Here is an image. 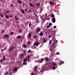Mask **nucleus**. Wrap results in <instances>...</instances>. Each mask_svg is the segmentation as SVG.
Returning <instances> with one entry per match:
<instances>
[{
  "label": "nucleus",
  "mask_w": 75,
  "mask_h": 75,
  "mask_svg": "<svg viewBox=\"0 0 75 75\" xmlns=\"http://www.w3.org/2000/svg\"><path fill=\"white\" fill-rule=\"evenodd\" d=\"M43 61H44V58H42L39 60H38L37 61H36V62H38V63L40 64V63H42Z\"/></svg>",
  "instance_id": "obj_1"
},
{
  "label": "nucleus",
  "mask_w": 75,
  "mask_h": 75,
  "mask_svg": "<svg viewBox=\"0 0 75 75\" xmlns=\"http://www.w3.org/2000/svg\"><path fill=\"white\" fill-rule=\"evenodd\" d=\"M42 69L43 71H45L48 69V68L47 66H42Z\"/></svg>",
  "instance_id": "obj_2"
},
{
  "label": "nucleus",
  "mask_w": 75,
  "mask_h": 75,
  "mask_svg": "<svg viewBox=\"0 0 75 75\" xmlns=\"http://www.w3.org/2000/svg\"><path fill=\"white\" fill-rule=\"evenodd\" d=\"M37 67L36 66H35L33 69L34 70V72L36 73V75H38V73H37V71H37Z\"/></svg>",
  "instance_id": "obj_3"
},
{
  "label": "nucleus",
  "mask_w": 75,
  "mask_h": 75,
  "mask_svg": "<svg viewBox=\"0 0 75 75\" xmlns=\"http://www.w3.org/2000/svg\"><path fill=\"white\" fill-rule=\"evenodd\" d=\"M14 49V47L13 46H11V47L9 48V49L8 50L9 52H10L11 51H12V50H13Z\"/></svg>",
  "instance_id": "obj_4"
},
{
  "label": "nucleus",
  "mask_w": 75,
  "mask_h": 75,
  "mask_svg": "<svg viewBox=\"0 0 75 75\" xmlns=\"http://www.w3.org/2000/svg\"><path fill=\"white\" fill-rule=\"evenodd\" d=\"M40 31H41L40 28L38 27L36 29V31L37 33H39Z\"/></svg>",
  "instance_id": "obj_5"
},
{
  "label": "nucleus",
  "mask_w": 75,
  "mask_h": 75,
  "mask_svg": "<svg viewBox=\"0 0 75 75\" xmlns=\"http://www.w3.org/2000/svg\"><path fill=\"white\" fill-rule=\"evenodd\" d=\"M18 69L17 68V67H15V68L13 69V72H16L17 71V69Z\"/></svg>",
  "instance_id": "obj_6"
},
{
  "label": "nucleus",
  "mask_w": 75,
  "mask_h": 75,
  "mask_svg": "<svg viewBox=\"0 0 75 75\" xmlns=\"http://www.w3.org/2000/svg\"><path fill=\"white\" fill-rule=\"evenodd\" d=\"M57 41H58V40H57L54 43H53V47L54 48H55V47H57V46L56 45H55V43H57Z\"/></svg>",
  "instance_id": "obj_7"
},
{
  "label": "nucleus",
  "mask_w": 75,
  "mask_h": 75,
  "mask_svg": "<svg viewBox=\"0 0 75 75\" xmlns=\"http://www.w3.org/2000/svg\"><path fill=\"white\" fill-rule=\"evenodd\" d=\"M34 45L37 46L38 45H39V42H36L35 43H34Z\"/></svg>",
  "instance_id": "obj_8"
},
{
  "label": "nucleus",
  "mask_w": 75,
  "mask_h": 75,
  "mask_svg": "<svg viewBox=\"0 0 75 75\" xmlns=\"http://www.w3.org/2000/svg\"><path fill=\"white\" fill-rule=\"evenodd\" d=\"M4 38H8L9 36L8 35H4Z\"/></svg>",
  "instance_id": "obj_9"
},
{
  "label": "nucleus",
  "mask_w": 75,
  "mask_h": 75,
  "mask_svg": "<svg viewBox=\"0 0 75 75\" xmlns=\"http://www.w3.org/2000/svg\"><path fill=\"white\" fill-rule=\"evenodd\" d=\"M50 5H51V4H52V5H53V6H54V5H55V3H54L53 2V1H50Z\"/></svg>",
  "instance_id": "obj_10"
},
{
  "label": "nucleus",
  "mask_w": 75,
  "mask_h": 75,
  "mask_svg": "<svg viewBox=\"0 0 75 75\" xmlns=\"http://www.w3.org/2000/svg\"><path fill=\"white\" fill-rule=\"evenodd\" d=\"M52 22L53 23H55V18H54V17H53V18L52 19Z\"/></svg>",
  "instance_id": "obj_11"
},
{
  "label": "nucleus",
  "mask_w": 75,
  "mask_h": 75,
  "mask_svg": "<svg viewBox=\"0 0 75 75\" xmlns=\"http://www.w3.org/2000/svg\"><path fill=\"white\" fill-rule=\"evenodd\" d=\"M39 35L40 36H43V35H44V33L41 31L40 33L39 34Z\"/></svg>",
  "instance_id": "obj_12"
},
{
  "label": "nucleus",
  "mask_w": 75,
  "mask_h": 75,
  "mask_svg": "<svg viewBox=\"0 0 75 75\" xmlns=\"http://www.w3.org/2000/svg\"><path fill=\"white\" fill-rule=\"evenodd\" d=\"M21 11L22 13V14H24V10L23 9L21 8Z\"/></svg>",
  "instance_id": "obj_13"
},
{
  "label": "nucleus",
  "mask_w": 75,
  "mask_h": 75,
  "mask_svg": "<svg viewBox=\"0 0 75 75\" xmlns=\"http://www.w3.org/2000/svg\"><path fill=\"white\" fill-rule=\"evenodd\" d=\"M24 56V54H21L20 56V57H19V58H23Z\"/></svg>",
  "instance_id": "obj_14"
},
{
  "label": "nucleus",
  "mask_w": 75,
  "mask_h": 75,
  "mask_svg": "<svg viewBox=\"0 0 75 75\" xmlns=\"http://www.w3.org/2000/svg\"><path fill=\"white\" fill-rule=\"evenodd\" d=\"M60 63H59V65H61L62 64H64V62L63 61H61L60 62Z\"/></svg>",
  "instance_id": "obj_15"
},
{
  "label": "nucleus",
  "mask_w": 75,
  "mask_h": 75,
  "mask_svg": "<svg viewBox=\"0 0 75 75\" xmlns=\"http://www.w3.org/2000/svg\"><path fill=\"white\" fill-rule=\"evenodd\" d=\"M28 36L29 37V38H31V33H28Z\"/></svg>",
  "instance_id": "obj_16"
},
{
  "label": "nucleus",
  "mask_w": 75,
  "mask_h": 75,
  "mask_svg": "<svg viewBox=\"0 0 75 75\" xmlns=\"http://www.w3.org/2000/svg\"><path fill=\"white\" fill-rule=\"evenodd\" d=\"M16 38L17 39L18 38H21V36L20 35H18L17 37H16Z\"/></svg>",
  "instance_id": "obj_17"
},
{
  "label": "nucleus",
  "mask_w": 75,
  "mask_h": 75,
  "mask_svg": "<svg viewBox=\"0 0 75 75\" xmlns=\"http://www.w3.org/2000/svg\"><path fill=\"white\" fill-rule=\"evenodd\" d=\"M27 58H26V57H25V59L23 60V61L24 62H26L27 61Z\"/></svg>",
  "instance_id": "obj_18"
},
{
  "label": "nucleus",
  "mask_w": 75,
  "mask_h": 75,
  "mask_svg": "<svg viewBox=\"0 0 75 75\" xmlns=\"http://www.w3.org/2000/svg\"><path fill=\"white\" fill-rule=\"evenodd\" d=\"M2 59L3 61H5L6 60V57L5 56H3Z\"/></svg>",
  "instance_id": "obj_19"
},
{
  "label": "nucleus",
  "mask_w": 75,
  "mask_h": 75,
  "mask_svg": "<svg viewBox=\"0 0 75 75\" xmlns=\"http://www.w3.org/2000/svg\"><path fill=\"white\" fill-rule=\"evenodd\" d=\"M9 71H11V69H12V68H11V66H9Z\"/></svg>",
  "instance_id": "obj_20"
},
{
  "label": "nucleus",
  "mask_w": 75,
  "mask_h": 75,
  "mask_svg": "<svg viewBox=\"0 0 75 75\" xmlns=\"http://www.w3.org/2000/svg\"><path fill=\"white\" fill-rule=\"evenodd\" d=\"M45 60L47 61H50V59H48V58L47 57H46V59H45Z\"/></svg>",
  "instance_id": "obj_21"
},
{
  "label": "nucleus",
  "mask_w": 75,
  "mask_h": 75,
  "mask_svg": "<svg viewBox=\"0 0 75 75\" xmlns=\"http://www.w3.org/2000/svg\"><path fill=\"white\" fill-rule=\"evenodd\" d=\"M40 6V4L39 3H37L36 5V6L38 7L39 6Z\"/></svg>",
  "instance_id": "obj_22"
},
{
  "label": "nucleus",
  "mask_w": 75,
  "mask_h": 75,
  "mask_svg": "<svg viewBox=\"0 0 75 75\" xmlns=\"http://www.w3.org/2000/svg\"><path fill=\"white\" fill-rule=\"evenodd\" d=\"M52 65H54V66H56L57 65V63L55 62L53 63H52Z\"/></svg>",
  "instance_id": "obj_23"
},
{
  "label": "nucleus",
  "mask_w": 75,
  "mask_h": 75,
  "mask_svg": "<svg viewBox=\"0 0 75 75\" xmlns=\"http://www.w3.org/2000/svg\"><path fill=\"white\" fill-rule=\"evenodd\" d=\"M18 32L19 33H21V32H22V30H21V29H20L18 30Z\"/></svg>",
  "instance_id": "obj_24"
},
{
  "label": "nucleus",
  "mask_w": 75,
  "mask_h": 75,
  "mask_svg": "<svg viewBox=\"0 0 75 75\" xmlns=\"http://www.w3.org/2000/svg\"><path fill=\"white\" fill-rule=\"evenodd\" d=\"M10 34L11 35H13L14 34V32L11 31Z\"/></svg>",
  "instance_id": "obj_25"
},
{
  "label": "nucleus",
  "mask_w": 75,
  "mask_h": 75,
  "mask_svg": "<svg viewBox=\"0 0 75 75\" xmlns=\"http://www.w3.org/2000/svg\"><path fill=\"white\" fill-rule=\"evenodd\" d=\"M30 6H31V7H34V5H33V4H32L30 3Z\"/></svg>",
  "instance_id": "obj_26"
},
{
  "label": "nucleus",
  "mask_w": 75,
  "mask_h": 75,
  "mask_svg": "<svg viewBox=\"0 0 75 75\" xmlns=\"http://www.w3.org/2000/svg\"><path fill=\"white\" fill-rule=\"evenodd\" d=\"M34 14L35 17H37V18H38V16H37V14H36L35 13H34Z\"/></svg>",
  "instance_id": "obj_27"
},
{
  "label": "nucleus",
  "mask_w": 75,
  "mask_h": 75,
  "mask_svg": "<svg viewBox=\"0 0 75 75\" xmlns=\"http://www.w3.org/2000/svg\"><path fill=\"white\" fill-rule=\"evenodd\" d=\"M43 42L44 43H45V42H47V41L45 40V38H43Z\"/></svg>",
  "instance_id": "obj_28"
},
{
  "label": "nucleus",
  "mask_w": 75,
  "mask_h": 75,
  "mask_svg": "<svg viewBox=\"0 0 75 75\" xmlns=\"http://www.w3.org/2000/svg\"><path fill=\"white\" fill-rule=\"evenodd\" d=\"M52 43V40H50L49 42V45H51V44Z\"/></svg>",
  "instance_id": "obj_29"
},
{
  "label": "nucleus",
  "mask_w": 75,
  "mask_h": 75,
  "mask_svg": "<svg viewBox=\"0 0 75 75\" xmlns=\"http://www.w3.org/2000/svg\"><path fill=\"white\" fill-rule=\"evenodd\" d=\"M8 74V71H7L5 73V74L4 75H7Z\"/></svg>",
  "instance_id": "obj_30"
},
{
  "label": "nucleus",
  "mask_w": 75,
  "mask_h": 75,
  "mask_svg": "<svg viewBox=\"0 0 75 75\" xmlns=\"http://www.w3.org/2000/svg\"><path fill=\"white\" fill-rule=\"evenodd\" d=\"M23 45L24 48H26V47H27V45H25L24 44Z\"/></svg>",
  "instance_id": "obj_31"
},
{
  "label": "nucleus",
  "mask_w": 75,
  "mask_h": 75,
  "mask_svg": "<svg viewBox=\"0 0 75 75\" xmlns=\"http://www.w3.org/2000/svg\"><path fill=\"white\" fill-rule=\"evenodd\" d=\"M27 58H28V59H30V56L28 54V56Z\"/></svg>",
  "instance_id": "obj_32"
},
{
  "label": "nucleus",
  "mask_w": 75,
  "mask_h": 75,
  "mask_svg": "<svg viewBox=\"0 0 75 75\" xmlns=\"http://www.w3.org/2000/svg\"><path fill=\"white\" fill-rule=\"evenodd\" d=\"M28 52H30V53H31L32 52L30 50H29L28 51Z\"/></svg>",
  "instance_id": "obj_33"
},
{
  "label": "nucleus",
  "mask_w": 75,
  "mask_h": 75,
  "mask_svg": "<svg viewBox=\"0 0 75 75\" xmlns=\"http://www.w3.org/2000/svg\"><path fill=\"white\" fill-rule=\"evenodd\" d=\"M4 30H3L1 32V33L3 34V33H4Z\"/></svg>",
  "instance_id": "obj_34"
},
{
  "label": "nucleus",
  "mask_w": 75,
  "mask_h": 75,
  "mask_svg": "<svg viewBox=\"0 0 75 75\" xmlns=\"http://www.w3.org/2000/svg\"><path fill=\"white\" fill-rule=\"evenodd\" d=\"M18 2L20 4H21L22 3L21 2V1H20V0H18Z\"/></svg>",
  "instance_id": "obj_35"
},
{
  "label": "nucleus",
  "mask_w": 75,
  "mask_h": 75,
  "mask_svg": "<svg viewBox=\"0 0 75 75\" xmlns=\"http://www.w3.org/2000/svg\"><path fill=\"white\" fill-rule=\"evenodd\" d=\"M0 16L2 18L4 17V16H3V15H1V13H0Z\"/></svg>",
  "instance_id": "obj_36"
},
{
  "label": "nucleus",
  "mask_w": 75,
  "mask_h": 75,
  "mask_svg": "<svg viewBox=\"0 0 75 75\" xmlns=\"http://www.w3.org/2000/svg\"><path fill=\"white\" fill-rule=\"evenodd\" d=\"M5 17H6V18H9V17H8V15H6V16Z\"/></svg>",
  "instance_id": "obj_37"
},
{
  "label": "nucleus",
  "mask_w": 75,
  "mask_h": 75,
  "mask_svg": "<svg viewBox=\"0 0 75 75\" xmlns=\"http://www.w3.org/2000/svg\"><path fill=\"white\" fill-rule=\"evenodd\" d=\"M37 36L35 35H34V36L33 37V38H37Z\"/></svg>",
  "instance_id": "obj_38"
},
{
  "label": "nucleus",
  "mask_w": 75,
  "mask_h": 75,
  "mask_svg": "<svg viewBox=\"0 0 75 75\" xmlns=\"http://www.w3.org/2000/svg\"><path fill=\"white\" fill-rule=\"evenodd\" d=\"M29 27H30V26H31V23H30L29 24Z\"/></svg>",
  "instance_id": "obj_39"
},
{
  "label": "nucleus",
  "mask_w": 75,
  "mask_h": 75,
  "mask_svg": "<svg viewBox=\"0 0 75 75\" xmlns=\"http://www.w3.org/2000/svg\"><path fill=\"white\" fill-rule=\"evenodd\" d=\"M52 25V23H50L49 24V26L51 27V25Z\"/></svg>",
  "instance_id": "obj_40"
},
{
  "label": "nucleus",
  "mask_w": 75,
  "mask_h": 75,
  "mask_svg": "<svg viewBox=\"0 0 75 75\" xmlns=\"http://www.w3.org/2000/svg\"><path fill=\"white\" fill-rule=\"evenodd\" d=\"M15 18L16 20H17V21H18V18H16V16L15 17Z\"/></svg>",
  "instance_id": "obj_41"
},
{
  "label": "nucleus",
  "mask_w": 75,
  "mask_h": 75,
  "mask_svg": "<svg viewBox=\"0 0 75 75\" xmlns=\"http://www.w3.org/2000/svg\"><path fill=\"white\" fill-rule=\"evenodd\" d=\"M51 16L52 17H54V15L53 14H52L51 15Z\"/></svg>",
  "instance_id": "obj_42"
},
{
  "label": "nucleus",
  "mask_w": 75,
  "mask_h": 75,
  "mask_svg": "<svg viewBox=\"0 0 75 75\" xmlns=\"http://www.w3.org/2000/svg\"><path fill=\"white\" fill-rule=\"evenodd\" d=\"M31 44V42L30 41H28V44L29 45V44Z\"/></svg>",
  "instance_id": "obj_43"
},
{
  "label": "nucleus",
  "mask_w": 75,
  "mask_h": 75,
  "mask_svg": "<svg viewBox=\"0 0 75 75\" xmlns=\"http://www.w3.org/2000/svg\"><path fill=\"white\" fill-rule=\"evenodd\" d=\"M50 51L51 52H52V48H50Z\"/></svg>",
  "instance_id": "obj_44"
},
{
  "label": "nucleus",
  "mask_w": 75,
  "mask_h": 75,
  "mask_svg": "<svg viewBox=\"0 0 75 75\" xmlns=\"http://www.w3.org/2000/svg\"><path fill=\"white\" fill-rule=\"evenodd\" d=\"M41 9V10H40V14L41 13V12H42V8Z\"/></svg>",
  "instance_id": "obj_45"
},
{
  "label": "nucleus",
  "mask_w": 75,
  "mask_h": 75,
  "mask_svg": "<svg viewBox=\"0 0 75 75\" xmlns=\"http://www.w3.org/2000/svg\"><path fill=\"white\" fill-rule=\"evenodd\" d=\"M27 64L26 63H23V65H27Z\"/></svg>",
  "instance_id": "obj_46"
},
{
  "label": "nucleus",
  "mask_w": 75,
  "mask_h": 75,
  "mask_svg": "<svg viewBox=\"0 0 75 75\" xmlns=\"http://www.w3.org/2000/svg\"><path fill=\"white\" fill-rule=\"evenodd\" d=\"M59 54V53L57 52V53H56V54H55V55H58V54Z\"/></svg>",
  "instance_id": "obj_47"
},
{
  "label": "nucleus",
  "mask_w": 75,
  "mask_h": 75,
  "mask_svg": "<svg viewBox=\"0 0 75 75\" xmlns=\"http://www.w3.org/2000/svg\"><path fill=\"white\" fill-rule=\"evenodd\" d=\"M10 6H11V7H13V5H12L11 4L10 5Z\"/></svg>",
  "instance_id": "obj_48"
},
{
  "label": "nucleus",
  "mask_w": 75,
  "mask_h": 75,
  "mask_svg": "<svg viewBox=\"0 0 75 75\" xmlns=\"http://www.w3.org/2000/svg\"><path fill=\"white\" fill-rule=\"evenodd\" d=\"M34 55L33 54H30V57H33V56Z\"/></svg>",
  "instance_id": "obj_49"
},
{
  "label": "nucleus",
  "mask_w": 75,
  "mask_h": 75,
  "mask_svg": "<svg viewBox=\"0 0 75 75\" xmlns=\"http://www.w3.org/2000/svg\"><path fill=\"white\" fill-rule=\"evenodd\" d=\"M54 28H57V26H54V27H53Z\"/></svg>",
  "instance_id": "obj_50"
},
{
  "label": "nucleus",
  "mask_w": 75,
  "mask_h": 75,
  "mask_svg": "<svg viewBox=\"0 0 75 75\" xmlns=\"http://www.w3.org/2000/svg\"><path fill=\"white\" fill-rule=\"evenodd\" d=\"M36 20L37 23H38V19H36Z\"/></svg>",
  "instance_id": "obj_51"
},
{
  "label": "nucleus",
  "mask_w": 75,
  "mask_h": 75,
  "mask_svg": "<svg viewBox=\"0 0 75 75\" xmlns=\"http://www.w3.org/2000/svg\"><path fill=\"white\" fill-rule=\"evenodd\" d=\"M31 75H35V74H34L33 73H32L31 74Z\"/></svg>",
  "instance_id": "obj_52"
},
{
  "label": "nucleus",
  "mask_w": 75,
  "mask_h": 75,
  "mask_svg": "<svg viewBox=\"0 0 75 75\" xmlns=\"http://www.w3.org/2000/svg\"><path fill=\"white\" fill-rule=\"evenodd\" d=\"M51 35H49V38H51Z\"/></svg>",
  "instance_id": "obj_53"
},
{
  "label": "nucleus",
  "mask_w": 75,
  "mask_h": 75,
  "mask_svg": "<svg viewBox=\"0 0 75 75\" xmlns=\"http://www.w3.org/2000/svg\"><path fill=\"white\" fill-rule=\"evenodd\" d=\"M47 28H50V26L48 25V26H47Z\"/></svg>",
  "instance_id": "obj_54"
},
{
  "label": "nucleus",
  "mask_w": 75,
  "mask_h": 75,
  "mask_svg": "<svg viewBox=\"0 0 75 75\" xmlns=\"http://www.w3.org/2000/svg\"><path fill=\"white\" fill-rule=\"evenodd\" d=\"M0 62H3V60L2 59H1Z\"/></svg>",
  "instance_id": "obj_55"
},
{
  "label": "nucleus",
  "mask_w": 75,
  "mask_h": 75,
  "mask_svg": "<svg viewBox=\"0 0 75 75\" xmlns=\"http://www.w3.org/2000/svg\"><path fill=\"white\" fill-rule=\"evenodd\" d=\"M1 51H4V50H3V49H1Z\"/></svg>",
  "instance_id": "obj_56"
},
{
  "label": "nucleus",
  "mask_w": 75,
  "mask_h": 75,
  "mask_svg": "<svg viewBox=\"0 0 75 75\" xmlns=\"http://www.w3.org/2000/svg\"><path fill=\"white\" fill-rule=\"evenodd\" d=\"M7 13H9V11L8 10L7 11Z\"/></svg>",
  "instance_id": "obj_57"
},
{
  "label": "nucleus",
  "mask_w": 75,
  "mask_h": 75,
  "mask_svg": "<svg viewBox=\"0 0 75 75\" xmlns=\"http://www.w3.org/2000/svg\"><path fill=\"white\" fill-rule=\"evenodd\" d=\"M47 20H50V18H47Z\"/></svg>",
  "instance_id": "obj_58"
},
{
  "label": "nucleus",
  "mask_w": 75,
  "mask_h": 75,
  "mask_svg": "<svg viewBox=\"0 0 75 75\" xmlns=\"http://www.w3.org/2000/svg\"><path fill=\"white\" fill-rule=\"evenodd\" d=\"M30 11H31V10H30L28 12V13H29V12H30Z\"/></svg>",
  "instance_id": "obj_59"
},
{
  "label": "nucleus",
  "mask_w": 75,
  "mask_h": 75,
  "mask_svg": "<svg viewBox=\"0 0 75 75\" xmlns=\"http://www.w3.org/2000/svg\"><path fill=\"white\" fill-rule=\"evenodd\" d=\"M7 13H5V17L7 16Z\"/></svg>",
  "instance_id": "obj_60"
},
{
  "label": "nucleus",
  "mask_w": 75,
  "mask_h": 75,
  "mask_svg": "<svg viewBox=\"0 0 75 75\" xmlns=\"http://www.w3.org/2000/svg\"><path fill=\"white\" fill-rule=\"evenodd\" d=\"M45 16L46 17V16H47V14H46L45 15Z\"/></svg>",
  "instance_id": "obj_61"
},
{
  "label": "nucleus",
  "mask_w": 75,
  "mask_h": 75,
  "mask_svg": "<svg viewBox=\"0 0 75 75\" xmlns=\"http://www.w3.org/2000/svg\"><path fill=\"white\" fill-rule=\"evenodd\" d=\"M25 11H27V9H25Z\"/></svg>",
  "instance_id": "obj_62"
},
{
  "label": "nucleus",
  "mask_w": 75,
  "mask_h": 75,
  "mask_svg": "<svg viewBox=\"0 0 75 75\" xmlns=\"http://www.w3.org/2000/svg\"><path fill=\"white\" fill-rule=\"evenodd\" d=\"M7 48V47L4 48V50H5Z\"/></svg>",
  "instance_id": "obj_63"
},
{
  "label": "nucleus",
  "mask_w": 75,
  "mask_h": 75,
  "mask_svg": "<svg viewBox=\"0 0 75 75\" xmlns=\"http://www.w3.org/2000/svg\"><path fill=\"white\" fill-rule=\"evenodd\" d=\"M23 7H24V4H23Z\"/></svg>",
  "instance_id": "obj_64"
}]
</instances>
